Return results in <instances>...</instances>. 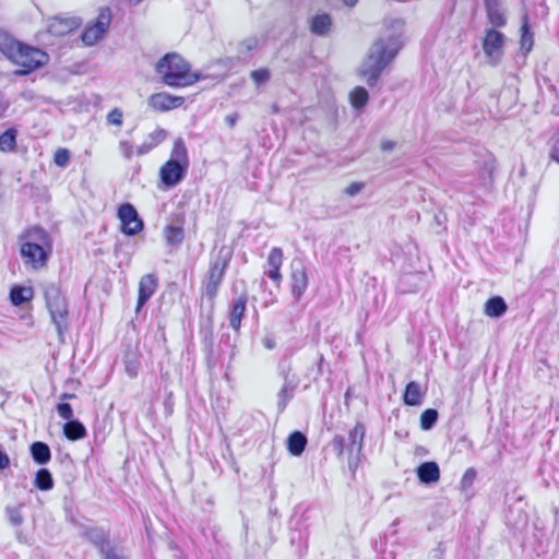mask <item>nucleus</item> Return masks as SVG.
<instances>
[{
  "instance_id": "obj_1",
  "label": "nucleus",
  "mask_w": 559,
  "mask_h": 559,
  "mask_svg": "<svg viewBox=\"0 0 559 559\" xmlns=\"http://www.w3.org/2000/svg\"><path fill=\"white\" fill-rule=\"evenodd\" d=\"M17 243L25 266L41 270L47 265L52 254L53 242L46 229L37 225L25 228L17 236Z\"/></svg>"
},
{
  "instance_id": "obj_2",
  "label": "nucleus",
  "mask_w": 559,
  "mask_h": 559,
  "mask_svg": "<svg viewBox=\"0 0 559 559\" xmlns=\"http://www.w3.org/2000/svg\"><path fill=\"white\" fill-rule=\"evenodd\" d=\"M402 46L401 35L395 34L381 36L372 44L361 67V74L366 78L368 86L377 85L383 70L395 59Z\"/></svg>"
},
{
  "instance_id": "obj_3",
  "label": "nucleus",
  "mask_w": 559,
  "mask_h": 559,
  "mask_svg": "<svg viewBox=\"0 0 559 559\" xmlns=\"http://www.w3.org/2000/svg\"><path fill=\"white\" fill-rule=\"evenodd\" d=\"M163 84L181 88L191 86L202 79V74L191 71V64L177 52L165 53L154 67Z\"/></svg>"
},
{
  "instance_id": "obj_4",
  "label": "nucleus",
  "mask_w": 559,
  "mask_h": 559,
  "mask_svg": "<svg viewBox=\"0 0 559 559\" xmlns=\"http://www.w3.org/2000/svg\"><path fill=\"white\" fill-rule=\"evenodd\" d=\"M189 155L186 142L177 138L170 152L168 160L159 168L160 182L166 188L178 186L187 176L189 169Z\"/></svg>"
},
{
  "instance_id": "obj_5",
  "label": "nucleus",
  "mask_w": 559,
  "mask_h": 559,
  "mask_svg": "<svg viewBox=\"0 0 559 559\" xmlns=\"http://www.w3.org/2000/svg\"><path fill=\"white\" fill-rule=\"evenodd\" d=\"M231 258L233 250L227 246H222L216 253L211 257L209 270L203 281V297L209 301L211 310L214 309L215 298Z\"/></svg>"
},
{
  "instance_id": "obj_6",
  "label": "nucleus",
  "mask_w": 559,
  "mask_h": 559,
  "mask_svg": "<svg viewBox=\"0 0 559 559\" xmlns=\"http://www.w3.org/2000/svg\"><path fill=\"white\" fill-rule=\"evenodd\" d=\"M41 288L51 322L56 326L60 342H63V335L68 331L69 325L68 301L57 284L44 283Z\"/></svg>"
},
{
  "instance_id": "obj_7",
  "label": "nucleus",
  "mask_w": 559,
  "mask_h": 559,
  "mask_svg": "<svg viewBox=\"0 0 559 559\" xmlns=\"http://www.w3.org/2000/svg\"><path fill=\"white\" fill-rule=\"evenodd\" d=\"M47 59V53L41 49L21 43L10 61L22 67L21 70L16 71V74L26 75L44 66Z\"/></svg>"
},
{
  "instance_id": "obj_8",
  "label": "nucleus",
  "mask_w": 559,
  "mask_h": 559,
  "mask_svg": "<svg viewBox=\"0 0 559 559\" xmlns=\"http://www.w3.org/2000/svg\"><path fill=\"white\" fill-rule=\"evenodd\" d=\"M117 217L120 221V231L126 236H135L144 228L143 219L134 205L129 202L119 205Z\"/></svg>"
},
{
  "instance_id": "obj_9",
  "label": "nucleus",
  "mask_w": 559,
  "mask_h": 559,
  "mask_svg": "<svg viewBox=\"0 0 559 559\" xmlns=\"http://www.w3.org/2000/svg\"><path fill=\"white\" fill-rule=\"evenodd\" d=\"M112 20L111 10L108 7L99 9L96 21L93 25L87 26L82 35L81 39L86 46H93L99 41L107 33L109 25Z\"/></svg>"
},
{
  "instance_id": "obj_10",
  "label": "nucleus",
  "mask_w": 559,
  "mask_h": 559,
  "mask_svg": "<svg viewBox=\"0 0 559 559\" xmlns=\"http://www.w3.org/2000/svg\"><path fill=\"white\" fill-rule=\"evenodd\" d=\"M366 436V426L361 421H357L353 429L349 430L347 445V465L349 471L354 474L360 463L361 451L364 448V440Z\"/></svg>"
},
{
  "instance_id": "obj_11",
  "label": "nucleus",
  "mask_w": 559,
  "mask_h": 559,
  "mask_svg": "<svg viewBox=\"0 0 559 559\" xmlns=\"http://www.w3.org/2000/svg\"><path fill=\"white\" fill-rule=\"evenodd\" d=\"M308 287L307 269L301 259H294L290 263V289L295 302H299Z\"/></svg>"
},
{
  "instance_id": "obj_12",
  "label": "nucleus",
  "mask_w": 559,
  "mask_h": 559,
  "mask_svg": "<svg viewBox=\"0 0 559 559\" xmlns=\"http://www.w3.org/2000/svg\"><path fill=\"white\" fill-rule=\"evenodd\" d=\"M506 41L503 33L496 28H488L483 39V50L485 55L492 59L493 64H497L502 57V48Z\"/></svg>"
},
{
  "instance_id": "obj_13",
  "label": "nucleus",
  "mask_w": 559,
  "mask_h": 559,
  "mask_svg": "<svg viewBox=\"0 0 559 559\" xmlns=\"http://www.w3.org/2000/svg\"><path fill=\"white\" fill-rule=\"evenodd\" d=\"M82 536L95 546L100 556L112 546L110 545V532L102 526H82Z\"/></svg>"
},
{
  "instance_id": "obj_14",
  "label": "nucleus",
  "mask_w": 559,
  "mask_h": 559,
  "mask_svg": "<svg viewBox=\"0 0 559 559\" xmlns=\"http://www.w3.org/2000/svg\"><path fill=\"white\" fill-rule=\"evenodd\" d=\"M183 103L185 98L182 96H175L167 92L154 93L147 99L148 106L160 112L179 108Z\"/></svg>"
},
{
  "instance_id": "obj_15",
  "label": "nucleus",
  "mask_w": 559,
  "mask_h": 559,
  "mask_svg": "<svg viewBox=\"0 0 559 559\" xmlns=\"http://www.w3.org/2000/svg\"><path fill=\"white\" fill-rule=\"evenodd\" d=\"M158 287V277L154 273L145 274L139 282L138 301L135 311L139 312L155 294Z\"/></svg>"
},
{
  "instance_id": "obj_16",
  "label": "nucleus",
  "mask_w": 559,
  "mask_h": 559,
  "mask_svg": "<svg viewBox=\"0 0 559 559\" xmlns=\"http://www.w3.org/2000/svg\"><path fill=\"white\" fill-rule=\"evenodd\" d=\"M81 26L79 17H60L55 16L49 20L47 31L53 36H64Z\"/></svg>"
},
{
  "instance_id": "obj_17",
  "label": "nucleus",
  "mask_w": 559,
  "mask_h": 559,
  "mask_svg": "<svg viewBox=\"0 0 559 559\" xmlns=\"http://www.w3.org/2000/svg\"><path fill=\"white\" fill-rule=\"evenodd\" d=\"M248 295L247 293L240 294L237 298H234L230 302L228 321L229 326L238 332L241 328V321L247 310Z\"/></svg>"
},
{
  "instance_id": "obj_18",
  "label": "nucleus",
  "mask_w": 559,
  "mask_h": 559,
  "mask_svg": "<svg viewBox=\"0 0 559 559\" xmlns=\"http://www.w3.org/2000/svg\"><path fill=\"white\" fill-rule=\"evenodd\" d=\"M416 475L420 484L432 485L440 479V468L437 462L426 461L416 468Z\"/></svg>"
},
{
  "instance_id": "obj_19",
  "label": "nucleus",
  "mask_w": 559,
  "mask_h": 559,
  "mask_svg": "<svg viewBox=\"0 0 559 559\" xmlns=\"http://www.w3.org/2000/svg\"><path fill=\"white\" fill-rule=\"evenodd\" d=\"M283 263V250L278 247L271 249L267 257V265L270 269L265 271V274L273 282L280 283L282 281L281 266Z\"/></svg>"
},
{
  "instance_id": "obj_20",
  "label": "nucleus",
  "mask_w": 559,
  "mask_h": 559,
  "mask_svg": "<svg viewBox=\"0 0 559 559\" xmlns=\"http://www.w3.org/2000/svg\"><path fill=\"white\" fill-rule=\"evenodd\" d=\"M299 383L300 379H293V381L283 382V385L277 393L276 408L278 414H282L286 409L288 403L294 399L295 391Z\"/></svg>"
},
{
  "instance_id": "obj_21",
  "label": "nucleus",
  "mask_w": 559,
  "mask_h": 559,
  "mask_svg": "<svg viewBox=\"0 0 559 559\" xmlns=\"http://www.w3.org/2000/svg\"><path fill=\"white\" fill-rule=\"evenodd\" d=\"M521 38H520V49L524 56H527L533 47H534V33L532 31L530 24V17L527 13L522 15V24H521Z\"/></svg>"
},
{
  "instance_id": "obj_22",
  "label": "nucleus",
  "mask_w": 559,
  "mask_h": 559,
  "mask_svg": "<svg viewBox=\"0 0 559 559\" xmlns=\"http://www.w3.org/2000/svg\"><path fill=\"white\" fill-rule=\"evenodd\" d=\"M508 305L501 296H492L484 305V312L487 317L499 319L506 314Z\"/></svg>"
},
{
  "instance_id": "obj_23",
  "label": "nucleus",
  "mask_w": 559,
  "mask_h": 559,
  "mask_svg": "<svg viewBox=\"0 0 559 559\" xmlns=\"http://www.w3.org/2000/svg\"><path fill=\"white\" fill-rule=\"evenodd\" d=\"M332 28V17L328 13L316 14L311 17L309 29L313 35L326 36Z\"/></svg>"
},
{
  "instance_id": "obj_24",
  "label": "nucleus",
  "mask_w": 559,
  "mask_h": 559,
  "mask_svg": "<svg viewBox=\"0 0 559 559\" xmlns=\"http://www.w3.org/2000/svg\"><path fill=\"white\" fill-rule=\"evenodd\" d=\"M496 170V159L492 155L487 154L483 162L481 167L478 170V177L480 183L485 188H490L493 183V173Z\"/></svg>"
},
{
  "instance_id": "obj_25",
  "label": "nucleus",
  "mask_w": 559,
  "mask_h": 559,
  "mask_svg": "<svg viewBox=\"0 0 559 559\" xmlns=\"http://www.w3.org/2000/svg\"><path fill=\"white\" fill-rule=\"evenodd\" d=\"M167 131L162 128H157L153 132H151L145 141L138 146L136 154L138 155H144L147 154L151 150L156 147L158 144H160L164 140L167 138Z\"/></svg>"
},
{
  "instance_id": "obj_26",
  "label": "nucleus",
  "mask_w": 559,
  "mask_h": 559,
  "mask_svg": "<svg viewBox=\"0 0 559 559\" xmlns=\"http://www.w3.org/2000/svg\"><path fill=\"white\" fill-rule=\"evenodd\" d=\"M287 450L294 456H300L307 447L308 439L301 431H293L287 438Z\"/></svg>"
},
{
  "instance_id": "obj_27",
  "label": "nucleus",
  "mask_w": 559,
  "mask_h": 559,
  "mask_svg": "<svg viewBox=\"0 0 559 559\" xmlns=\"http://www.w3.org/2000/svg\"><path fill=\"white\" fill-rule=\"evenodd\" d=\"M34 290L31 286L13 285L9 298L13 306L19 307L33 299Z\"/></svg>"
},
{
  "instance_id": "obj_28",
  "label": "nucleus",
  "mask_w": 559,
  "mask_h": 559,
  "mask_svg": "<svg viewBox=\"0 0 559 559\" xmlns=\"http://www.w3.org/2000/svg\"><path fill=\"white\" fill-rule=\"evenodd\" d=\"M424 393L416 381L406 384L403 393V403L407 406H418L423 403Z\"/></svg>"
},
{
  "instance_id": "obj_29",
  "label": "nucleus",
  "mask_w": 559,
  "mask_h": 559,
  "mask_svg": "<svg viewBox=\"0 0 559 559\" xmlns=\"http://www.w3.org/2000/svg\"><path fill=\"white\" fill-rule=\"evenodd\" d=\"M63 435L68 440L76 441L85 438L87 431L79 419L72 418L63 425Z\"/></svg>"
},
{
  "instance_id": "obj_30",
  "label": "nucleus",
  "mask_w": 559,
  "mask_h": 559,
  "mask_svg": "<svg viewBox=\"0 0 559 559\" xmlns=\"http://www.w3.org/2000/svg\"><path fill=\"white\" fill-rule=\"evenodd\" d=\"M33 461L39 465H45L51 460V451L47 443L35 441L29 447Z\"/></svg>"
},
{
  "instance_id": "obj_31",
  "label": "nucleus",
  "mask_w": 559,
  "mask_h": 559,
  "mask_svg": "<svg viewBox=\"0 0 559 559\" xmlns=\"http://www.w3.org/2000/svg\"><path fill=\"white\" fill-rule=\"evenodd\" d=\"M22 41L12 37L8 32L0 29V52L8 59L11 60L15 49H19V46Z\"/></svg>"
},
{
  "instance_id": "obj_32",
  "label": "nucleus",
  "mask_w": 559,
  "mask_h": 559,
  "mask_svg": "<svg viewBox=\"0 0 559 559\" xmlns=\"http://www.w3.org/2000/svg\"><path fill=\"white\" fill-rule=\"evenodd\" d=\"M164 237L168 246L178 247L185 239L182 224H169L164 227Z\"/></svg>"
},
{
  "instance_id": "obj_33",
  "label": "nucleus",
  "mask_w": 559,
  "mask_h": 559,
  "mask_svg": "<svg viewBox=\"0 0 559 559\" xmlns=\"http://www.w3.org/2000/svg\"><path fill=\"white\" fill-rule=\"evenodd\" d=\"M34 486L41 491H49L55 486L51 472L46 467H40L34 478Z\"/></svg>"
},
{
  "instance_id": "obj_34",
  "label": "nucleus",
  "mask_w": 559,
  "mask_h": 559,
  "mask_svg": "<svg viewBox=\"0 0 559 559\" xmlns=\"http://www.w3.org/2000/svg\"><path fill=\"white\" fill-rule=\"evenodd\" d=\"M213 310L210 309V312L206 318V325H202L200 330V334L202 336V343L206 352H212L213 346V320H212Z\"/></svg>"
},
{
  "instance_id": "obj_35",
  "label": "nucleus",
  "mask_w": 559,
  "mask_h": 559,
  "mask_svg": "<svg viewBox=\"0 0 559 559\" xmlns=\"http://www.w3.org/2000/svg\"><path fill=\"white\" fill-rule=\"evenodd\" d=\"M124 370L127 374L133 379L136 378L141 369V361L133 352H128L123 357Z\"/></svg>"
},
{
  "instance_id": "obj_36",
  "label": "nucleus",
  "mask_w": 559,
  "mask_h": 559,
  "mask_svg": "<svg viewBox=\"0 0 559 559\" xmlns=\"http://www.w3.org/2000/svg\"><path fill=\"white\" fill-rule=\"evenodd\" d=\"M349 99L354 108L362 109L369 100V93L365 87L357 86L350 92Z\"/></svg>"
},
{
  "instance_id": "obj_37",
  "label": "nucleus",
  "mask_w": 559,
  "mask_h": 559,
  "mask_svg": "<svg viewBox=\"0 0 559 559\" xmlns=\"http://www.w3.org/2000/svg\"><path fill=\"white\" fill-rule=\"evenodd\" d=\"M293 365L290 358L284 355L277 364V373L283 379V382L293 381V379H299L296 373H292Z\"/></svg>"
},
{
  "instance_id": "obj_38",
  "label": "nucleus",
  "mask_w": 559,
  "mask_h": 559,
  "mask_svg": "<svg viewBox=\"0 0 559 559\" xmlns=\"http://www.w3.org/2000/svg\"><path fill=\"white\" fill-rule=\"evenodd\" d=\"M16 135L17 132L14 128H9L2 134H0V151H13L16 146Z\"/></svg>"
},
{
  "instance_id": "obj_39",
  "label": "nucleus",
  "mask_w": 559,
  "mask_h": 559,
  "mask_svg": "<svg viewBox=\"0 0 559 559\" xmlns=\"http://www.w3.org/2000/svg\"><path fill=\"white\" fill-rule=\"evenodd\" d=\"M439 418V413L435 408H427L420 415V428L425 431L431 430Z\"/></svg>"
},
{
  "instance_id": "obj_40",
  "label": "nucleus",
  "mask_w": 559,
  "mask_h": 559,
  "mask_svg": "<svg viewBox=\"0 0 559 559\" xmlns=\"http://www.w3.org/2000/svg\"><path fill=\"white\" fill-rule=\"evenodd\" d=\"M487 19L489 23L495 27H503L507 25V17L504 13L500 10V7L497 8H485Z\"/></svg>"
},
{
  "instance_id": "obj_41",
  "label": "nucleus",
  "mask_w": 559,
  "mask_h": 559,
  "mask_svg": "<svg viewBox=\"0 0 559 559\" xmlns=\"http://www.w3.org/2000/svg\"><path fill=\"white\" fill-rule=\"evenodd\" d=\"M332 449L336 456L342 460L344 455V450L346 447V439L342 435H335L331 442Z\"/></svg>"
},
{
  "instance_id": "obj_42",
  "label": "nucleus",
  "mask_w": 559,
  "mask_h": 559,
  "mask_svg": "<svg viewBox=\"0 0 559 559\" xmlns=\"http://www.w3.org/2000/svg\"><path fill=\"white\" fill-rule=\"evenodd\" d=\"M250 76L253 80V82L259 86L265 84L270 80L271 72L266 68H260L258 70H253Z\"/></svg>"
},
{
  "instance_id": "obj_43",
  "label": "nucleus",
  "mask_w": 559,
  "mask_h": 559,
  "mask_svg": "<svg viewBox=\"0 0 559 559\" xmlns=\"http://www.w3.org/2000/svg\"><path fill=\"white\" fill-rule=\"evenodd\" d=\"M70 160V151L68 148H58L53 156V162L59 167H66Z\"/></svg>"
},
{
  "instance_id": "obj_44",
  "label": "nucleus",
  "mask_w": 559,
  "mask_h": 559,
  "mask_svg": "<svg viewBox=\"0 0 559 559\" xmlns=\"http://www.w3.org/2000/svg\"><path fill=\"white\" fill-rule=\"evenodd\" d=\"M123 112L120 108L116 107L114 109H111L108 115H107V123L108 124H112V126H117V127H121L122 123H123Z\"/></svg>"
},
{
  "instance_id": "obj_45",
  "label": "nucleus",
  "mask_w": 559,
  "mask_h": 559,
  "mask_svg": "<svg viewBox=\"0 0 559 559\" xmlns=\"http://www.w3.org/2000/svg\"><path fill=\"white\" fill-rule=\"evenodd\" d=\"M258 46V39L255 37H249L243 39L238 45V53L247 55Z\"/></svg>"
},
{
  "instance_id": "obj_46",
  "label": "nucleus",
  "mask_w": 559,
  "mask_h": 559,
  "mask_svg": "<svg viewBox=\"0 0 559 559\" xmlns=\"http://www.w3.org/2000/svg\"><path fill=\"white\" fill-rule=\"evenodd\" d=\"M475 478H476V471L473 467L466 469L464 475L462 476V479L460 483L462 489H468L469 487H472V485L475 481Z\"/></svg>"
},
{
  "instance_id": "obj_47",
  "label": "nucleus",
  "mask_w": 559,
  "mask_h": 559,
  "mask_svg": "<svg viewBox=\"0 0 559 559\" xmlns=\"http://www.w3.org/2000/svg\"><path fill=\"white\" fill-rule=\"evenodd\" d=\"M58 415L67 421L73 418V409L69 403L61 402L57 405Z\"/></svg>"
},
{
  "instance_id": "obj_48",
  "label": "nucleus",
  "mask_w": 559,
  "mask_h": 559,
  "mask_svg": "<svg viewBox=\"0 0 559 559\" xmlns=\"http://www.w3.org/2000/svg\"><path fill=\"white\" fill-rule=\"evenodd\" d=\"M7 513L12 525L20 526L23 523V516L19 508H8Z\"/></svg>"
},
{
  "instance_id": "obj_49",
  "label": "nucleus",
  "mask_w": 559,
  "mask_h": 559,
  "mask_svg": "<svg viewBox=\"0 0 559 559\" xmlns=\"http://www.w3.org/2000/svg\"><path fill=\"white\" fill-rule=\"evenodd\" d=\"M364 187L365 185L362 182H352L345 188L344 192L349 197H355L364 189Z\"/></svg>"
},
{
  "instance_id": "obj_50",
  "label": "nucleus",
  "mask_w": 559,
  "mask_h": 559,
  "mask_svg": "<svg viewBox=\"0 0 559 559\" xmlns=\"http://www.w3.org/2000/svg\"><path fill=\"white\" fill-rule=\"evenodd\" d=\"M103 559H128L122 551H118L114 546L102 555Z\"/></svg>"
},
{
  "instance_id": "obj_51",
  "label": "nucleus",
  "mask_w": 559,
  "mask_h": 559,
  "mask_svg": "<svg viewBox=\"0 0 559 559\" xmlns=\"http://www.w3.org/2000/svg\"><path fill=\"white\" fill-rule=\"evenodd\" d=\"M120 151L126 158H131L133 154V146L128 141H121L119 143Z\"/></svg>"
},
{
  "instance_id": "obj_52",
  "label": "nucleus",
  "mask_w": 559,
  "mask_h": 559,
  "mask_svg": "<svg viewBox=\"0 0 559 559\" xmlns=\"http://www.w3.org/2000/svg\"><path fill=\"white\" fill-rule=\"evenodd\" d=\"M549 156L552 160L559 163V136L552 139V146Z\"/></svg>"
},
{
  "instance_id": "obj_53",
  "label": "nucleus",
  "mask_w": 559,
  "mask_h": 559,
  "mask_svg": "<svg viewBox=\"0 0 559 559\" xmlns=\"http://www.w3.org/2000/svg\"><path fill=\"white\" fill-rule=\"evenodd\" d=\"M323 362H324L323 354H318L317 369H316V373H314V377H313V381H318L319 378L323 374V370H322Z\"/></svg>"
},
{
  "instance_id": "obj_54",
  "label": "nucleus",
  "mask_w": 559,
  "mask_h": 559,
  "mask_svg": "<svg viewBox=\"0 0 559 559\" xmlns=\"http://www.w3.org/2000/svg\"><path fill=\"white\" fill-rule=\"evenodd\" d=\"M10 466L9 455L0 448V471H4Z\"/></svg>"
},
{
  "instance_id": "obj_55",
  "label": "nucleus",
  "mask_w": 559,
  "mask_h": 559,
  "mask_svg": "<svg viewBox=\"0 0 559 559\" xmlns=\"http://www.w3.org/2000/svg\"><path fill=\"white\" fill-rule=\"evenodd\" d=\"M378 559H396V552L393 549H383Z\"/></svg>"
},
{
  "instance_id": "obj_56",
  "label": "nucleus",
  "mask_w": 559,
  "mask_h": 559,
  "mask_svg": "<svg viewBox=\"0 0 559 559\" xmlns=\"http://www.w3.org/2000/svg\"><path fill=\"white\" fill-rule=\"evenodd\" d=\"M395 146H396V142H394L392 140H384L381 142L380 148L383 152H389V151H392L393 148H395Z\"/></svg>"
},
{
  "instance_id": "obj_57",
  "label": "nucleus",
  "mask_w": 559,
  "mask_h": 559,
  "mask_svg": "<svg viewBox=\"0 0 559 559\" xmlns=\"http://www.w3.org/2000/svg\"><path fill=\"white\" fill-rule=\"evenodd\" d=\"M263 345L267 349H274L276 347V341L274 337L266 336L262 341Z\"/></svg>"
},
{
  "instance_id": "obj_58",
  "label": "nucleus",
  "mask_w": 559,
  "mask_h": 559,
  "mask_svg": "<svg viewBox=\"0 0 559 559\" xmlns=\"http://www.w3.org/2000/svg\"><path fill=\"white\" fill-rule=\"evenodd\" d=\"M237 120H238L237 114L228 115L225 118V122L229 128H234L237 123Z\"/></svg>"
},
{
  "instance_id": "obj_59",
  "label": "nucleus",
  "mask_w": 559,
  "mask_h": 559,
  "mask_svg": "<svg viewBox=\"0 0 559 559\" xmlns=\"http://www.w3.org/2000/svg\"><path fill=\"white\" fill-rule=\"evenodd\" d=\"M502 0H485L484 5L485 8H497L501 7Z\"/></svg>"
},
{
  "instance_id": "obj_60",
  "label": "nucleus",
  "mask_w": 559,
  "mask_h": 559,
  "mask_svg": "<svg viewBox=\"0 0 559 559\" xmlns=\"http://www.w3.org/2000/svg\"><path fill=\"white\" fill-rule=\"evenodd\" d=\"M350 397H352V389H350V388H348V389L346 390V392H345V396H344V399H345V404H346V405H348V402H349Z\"/></svg>"
},
{
  "instance_id": "obj_61",
  "label": "nucleus",
  "mask_w": 559,
  "mask_h": 559,
  "mask_svg": "<svg viewBox=\"0 0 559 559\" xmlns=\"http://www.w3.org/2000/svg\"><path fill=\"white\" fill-rule=\"evenodd\" d=\"M343 2L347 7H354L358 2V0H343Z\"/></svg>"
},
{
  "instance_id": "obj_62",
  "label": "nucleus",
  "mask_w": 559,
  "mask_h": 559,
  "mask_svg": "<svg viewBox=\"0 0 559 559\" xmlns=\"http://www.w3.org/2000/svg\"><path fill=\"white\" fill-rule=\"evenodd\" d=\"M75 397V394H70V393H63L61 399L62 400H68V399H73Z\"/></svg>"
},
{
  "instance_id": "obj_63",
  "label": "nucleus",
  "mask_w": 559,
  "mask_h": 559,
  "mask_svg": "<svg viewBox=\"0 0 559 559\" xmlns=\"http://www.w3.org/2000/svg\"><path fill=\"white\" fill-rule=\"evenodd\" d=\"M17 539H19L20 542H23L22 533H19V534H17Z\"/></svg>"
},
{
  "instance_id": "obj_64",
  "label": "nucleus",
  "mask_w": 559,
  "mask_h": 559,
  "mask_svg": "<svg viewBox=\"0 0 559 559\" xmlns=\"http://www.w3.org/2000/svg\"><path fill=\"white\" fill-rule=\"evenodd\" d=\"M544 82H545V84H548V83H550V80L548 78H544Z\"/></svg>"
}]
</instances>
